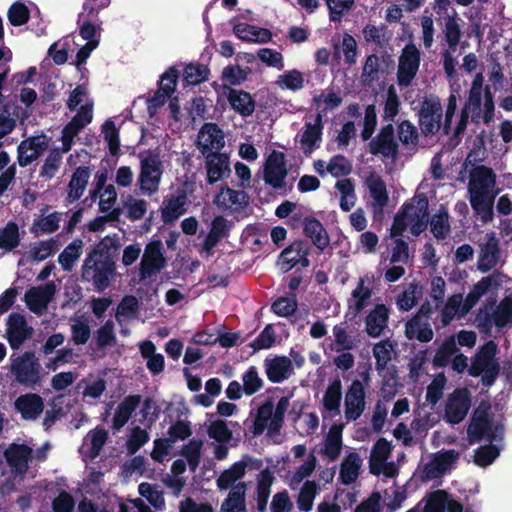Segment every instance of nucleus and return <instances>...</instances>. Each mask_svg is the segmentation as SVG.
<instances>
[{
  "mask_svg": "<svg viewBox=\"0 0 512 512\" xmlns=\"http://www.w3.org/2000/svg\"><path fill=\"white\" fill-rule=\"evenodd\" d=\"M370 196L375 203L383 207L387 204L389 196L384 180L380 176H370L366 180Z\"/></svg>",
  "mask_w": 512,
  "mask_h": 512,
  "instance_id": "50",
  "label": "nucleus"
},
{
  "mask_svg": "<svg viewBox=\"0 0 512 512\" xmlns=\"http://www.w3.org/2000/svg\"><path fill=\"white\" fill-rule=\"evenodd\" d=\"M288 175L285 154L273 150L268 156L264 166V181L267 185L278 190L285 188V179Z\"/></svg>",
  "mask_w": 512,
  "mask_h": 512,
  "instance_id": "8",
  "label": "nucleus"
},
{
  "mask_svg": "<svg viewBox=\"0 0 512 512\" xmlns=\"http://www.w3.org/2000/svg\"><path fill=\"white\" fill-rule=\"evenodd\" d=\"M457 346L453 337L447 338L437 349L433 358V366L436 368L446 367L451 357L456 353Z\"/></svg>",
  "mask_w": 512,
  "mask_h": 512,
  "instance_id": "55",
  "label": "nucleus"
},
{
  "mask_svg": "<svg viewBox=\"0 0 512 512\" xmlns=\"http://www.w3.org/2000/svg\"><path fill=\"white\" fill-rule=\"evenodd\" d=\"M83 242L77 238L59 254L58 262L65 271H71L82 253Z\"/></svg>",
  "mask_w": 512,
  "mask_h": 512,
  "instance_id": "46",
  "label": "nucleus"
},
{
  "mask_svg": "<svg viewBox=\"0 0 512 512\" xmlns=\"http://www.w3.org/2000/svg\"><path fill=\"white\" fill-rule=\"evenodd\" d=\"M389 315V309L384 304H377L366 316V333L372 338L380 337L388 326Z\"/></svg>",
  "mask_w": 512,
  "mask_h": 512,
  "instance_id": "23",
  "label": "nucleus"
},
{
  "mask_svg": "<svg viewBox=\"0 0 512 512\" xmlns=\"http://www.w3.org/2000/svg\"><path fill=\"white\" fill-rule=\"evenodd\" d=\"M32 452V448L26 444L12 443L4 451V457L12 471L23 475L28 470V463L32 458Z\"/></svg>",
  "mask_w": 512,
  "mask_h": 512,
  "instance_id": "17",
  "label": "nucleus"
},
{
  "mask_svg": "<svg viewBox=\"0 0 512 512\" xmlns=\"http://www.w3.org/2000/svg\"><path fill=\"white\" fill-rule=\"evenodd\" d=\"M196 145L202 155L220 152L225 146L224 133L216 123H205L198 133Z\"/></svg>",
  "mask_w": 512,
  "mask_h": 512,
  "instance_id": "13",
  "label": "nucleus"
},
{
  "mask_svg": "<svg viewBox=\"0 0 512 512\" xmlns=\"http://www.w3.org/2000/svg\"><path fill=\"white\" fill-rule=\"evenodd\" d=\"M214 202L219 207L233 208L236 211L244 209L248 205V195L245 191L234 190L228 186L221 187L215 196Z\"/></svg>",
  "mask_w": 512,
  "mask_h": 512,
  "instance_id": "26",
  "label": "nucleus"
},
{
  "mask_svg": "<svg viewBox=\"0 0 512 512\" xmlns=\"http://www.w3.org/2000/svg\"><path fill=\"white\" fill-rule=\"evenodd\" d=\"M39 359L32 351H25L11 359L10 371L21 386L35 388L42 381Z\"/></svg>",
  "mask_w": 512,
  "mask_h": 512,
  "instance_id": "2",
  "label": "nucleus"
},
{
  "mask_svg": "<svg viewBox=\"0 0 512 512\" xmlns=\"http://www.w3.org/2000/svg\"><path fill=\"white\" fill-rule=\"evenodd\" d=\"M56 291L54 282L30 288L25 294L28 309L35 314H42L47 309Z\"/></svg>",
  "mask_w": 512,
  "mask_h": 512,
  "instance_id": "16",
  "label": "nucleus"
},
{
  "mask_svg": "<svg viewBox=\"0 0 512 512\" xmlns=\"http://www.w3.org/2000/svg\"><path fill=\"white\" fill-rule=\"evenodd\" d=\"M362 460L357 452H350L340 466V479L344 485L354 483L360 473Z\"/></svg>",
  "mask_w": 512,
  "mask_h": 512,
  "instance_id": "36",
  "label": "nucleus"
},
{
  "mask_svg": "<svg viewBox=\"0 0 512 512\" xmlns=\"http://www.w3.org/2000/svg\"><path fill=\"white\" fill-rule=\"evenodd\" d=\"M303 234L320 251L330 245V236L324 225L314 216H306L302 221Z\"/></svg>",
  "mask_w": 512,
  "mask_h": 512,
  "instance_id": "19",
  "label": "nucleus"
},
{
  "mask_svg": "<svg viewBox=\"0 0 512 512\" xmlns=\"http://www.w3.org/2000/svg\"><path fill=\"white\" fill-rule=\"evenodd\" d=\"M187 195L184 190L178 191L176 196H171L167 201L165 207L162 209V219L164 223H172L185 213V204Z\"/></svg>",
  "mask_w": 512,
  "mask_h": 512,
  "instance_id": "37",
  "label": "nucleus"
},
{
  "mask_svg": "<svg viewBox=\"0 0 512 512\" xmlns=\"http://www.w3.org/2000/svg\"><path fill=\"white\" fill-rule=\"evenodd\" d=\"M428 216V199L425 195L417 199V204L414 205L410 215V222H414L411 226V233L415 236L419 235L426 229V224L423 219Z\"/></svg>",
  "mask_w": 512,
  "mask_h": 512,
  "instance_id": "45",
  "label": "nucleus"
},
{
  "mask_svg": "<svg viewBox=\"0 0 512 512\" xmlns=\"http://www.w3.org/2000/svg\"><path fill=\"white\" fill-rule=\"evenodd\" d=\"M502 284L500 273L494 272L488 276L481 278L473 285L470 292L465 298V311H470L480 300L482 296L487 294L491 289H498Z\"/></svg>",
  "mask_w": 512,
  "mask_h": 512,
  "instance_id": "20",
  "label": "nucleus"
},
{
  "mask_svg": "<svg viewBox=\"0 0 512 512\" xmlns=\"http://www.w3.org/2000/svg\"><path fill=\"white\" fill-rule=\"evenodd\" d=\"M309 253L310 247L304 240H296L292 242L288 247L283 249L279 255V261H281V269L284 272H288L297 264H300L304 268L309 267Z\"/></svg>",
  "mask_w": 512,
  "mask_h": 512,
  "instance_id": "12",
  "label": "nucleus"
},
{
  "mask_svg": "<svg viewBox=\"0 0 512 512\" xmlns=\"http://www.w3.org/2000/svg\"><path fill=\"white\" fill-rule=\"evenodd\" d=\"M142 401V396L133 394L126 396L117 406L115 411L112 428L113 430H120L126 425L131 418L133 412L137 409Z\"/></svg>",
  "mask_w": 512,
  "mask_h": 512,
  "instance_id": "28",
  "label": "nucleus"
},
{
  "mask_svg": "<svg viewBox=\"0 0 512 512\" xmlns=\"http://www.w3.org/2000/svg\"><path fill=\"white\" fill-rule=\"evenodd\" d=\"M322 113H317L314 123L306 122L301 134L300 144L305 155L311 154L319 148L323 134Z\"/></svg>",
  "mask_w": 512,
  "mask_h": 512,
  "instance_id": "18",
  "label": "nucleus"
},
{
  "mask_svg": "<svg viewBox=\"0 0 512 512\" xmlns=\"http://www.w3.org/2000/svg\"><path fill=\"white\" fill-rule=\"evenodd\" d=\"M459 453L454 450H446L434 456L425 464L423 472L427 479H435L442 476L450 466L457 461Z\"/></svg>",
  "mask_w": 512,
  "mask_h": 512,
  "instance_id": "22",
  "label": "nucleus"
},
{
  "mask_svg": "<svg viewBox=\"0 0 512 512\" xmlns=\"http://www.w3.org/2000/svg\"><path fill=\"white\" fill-rule=\"evenodd\" d=\"M398 140L405 147L416 146L419 141V133L416 126L409 120H402L397 124Z\"/></svg>",
  "mask_w": 512,
  "mask_h": 512,
  "instance_id": "52",
  "label": "nucleus"
},
{
  "mask_svg": "<svg viewBox=\"0 0 512 512\" xmlns=\"http://www.w3.org/2000/svg\"><path fill=\"white\" fill-rule=\"evenodd\" d=\"M108 436V431L100 426H97L96 428L89 431L86 438L90 441L88 455L91 459H95L97 456H99L102 448L107 442Z\"/></svg>",
  "mask_w": 512,
  "mask_h": 512,
  "instance_id": "53",
  "label": "nucleus"
},
{
  "mask_svg": "<svg viewBox=\"0 0 512 512\" xmlns=\"http://www.w3.org/2000/svg\"><path fill=\"white\" fill-rule=\"evenodd\" d=\"M62 152L59 148H53L44 160V164L40 168L39 176L45 180H51L62 165Z\"/></svg>",
  "mask_w": 512,
  "mask_h": 512,
  "instance_id": "49",
  "label": "nucleus"
},
{
  "mask_svg": "<svg viewBox=\"0 0 512 512\" xmlns=\"http://www.w3.org/2000/svg\"><path fill=\"white\" fill-rule=\"evenodd\" d=\"M6 325V339L13 350L20 349L23 343L33 336V328L27 324L25 317L20 313H11Z\"/></svg>",
  "mask_w": 512,
  "mask_h": 512,
  "instance_id": "10",
  "label": "nucleus"
},
{
  "mask_svg": "<svg viewBox=\"0 0 512 512\" xmlns=\"http://www.w3.org/2000/svg\"><path fill=\"white\" fill-rule=\"evenodd\" d=\"M342 450V425H333L325 438L324 447L321 454L328 457L330 461H335Z\"/></svg>",
  "mask_w": 512,
  "mask_h": 512,
  "instance_id": "41",
  "label": "nucleus"
},
{
  "mask_svg": "<svg viewBox=\"0 0 512 512\" xmlns=\"http://www.w3.org/2000/svg\"><path fill=\"white\" fill-rule=\"evenodd\" d=\"M342 399V384L339 378L334 379L327 387L323 396V408L332 414L340 413V404Z\"/></svg>",
  "mask_w": 512,
  "mask_h": 512,
  "instance_id": "39",
  "label": "nucleus"
},
{
  "mask_svg": "<svg viewBox=\"0 0 512 512\" xmlns=\"http://www.w3.org/2000/svg\"><path fill=\"white\" fill-rule=\"evenodd\" d=\"M209 73L207 65L190 63L184 69L183 78L188 85L195 86L208 80Z\"/></svg>",
  "mask_w": 512,
  "mask_h": 512,
  "instance_id": "51",
  "label": "nucleus"
},
{
  "mask_svg": "<svg viewBox=\"0 0 512 512\" xmlns=\"http://www.w3.org/2000/svg\"><path fill=\"white\" fill-rule=\"evenodd\" d=\"M14 407L23 420H36L44 410V401L36 393H26L15 400Z\"/></svg>",
  "mask_w": 512,
  "mask_h": 512,
  "instance_id": "21",
  "label": "nucleus"
},
{
  "mask_svg": "<svg viewBox=\"0 0 512 512\" xmlns=\"http://www.w3.org/2000/svg\"><path fill=\"white\" fill-rule=\"evenodd\" d=\"M140 163V189L143 193L152 195L159 189V184L163 173L161 160L158 154L149 153L147 156L141 157Z\"/></svg>",
  "mask_w": 512,
  "mask_h": 512,
  "instance_id": "5",
  "label": "nucleus"
},
{
  "mask_svg": "<svg viewBox=\"0 0 512 512\" xmlns=\"http://www.w3.org/2000/svg\"><path fill=\"white\" fill-rule=\"evenodd\" d=\"M273 481L274 476L269 469L266 468L260 472L256 488L257 507L260 512L266 509Z\"/></svg>",
  "mask_w": 512,
  "mask_h": 512,
  "instance_id": "44",
  "label": "nucleus"
},
{
  "mask_svg": "<svg viewBox=\"0 0 512 512\" xmlns=\"http://www.w3.org/2000/svg\"><path fill=\"white\" fill-rule=\"evenodd\" d=\"M369 152L372 155H381L384 158L397 159L399 145L395 138V129L392 123L381 127L378 134L368 144Z\"/></svg>",
  "mask_w": 512,
  "mask_h": 512,
  "instance_id": "7",
  "label": "nucleus"
},
{
  "mask_svg": "<svg viewBox=\"0 0 512 512\" xmlns=\"http://www.w3.org/2000/svg\"><path fill=\"white\" fill-rule=\"evenodd\" d=\"M392 349L393 345L388 339L382 340L374 345L373 356L375 358V368L378 372H382L386 369L387 364L391 360Z\"/></svg>",
  "mask_w": 512,
  "mask_h": 512,
  "instance_id": "58",
  "label": "nucleus"
},
{
  "mask_svg": "<svg viewBox=\"0 0 512 512\" xmlns=\"http://www.w3.org/2000/svg\"><path fill=\"white\" fill-rule=\"evenodd\" d=\"M7 18L14 27L25 25L30 19V10L25 3L16 1L9 7Z\"/></svg>",
  "mask_w": 512,
  "mask_h": 512,
  "instance_id": "59",
  "label": "nucleus"
},
{
  "mask_svg": "<svg viewBox=\"0 0 512 512\" xmlns=\"http://www.w3.org/2000/svg\"><path fill=\"white\" fill-rule=\"evenodd\" d=\"M90 176L91 169L88 166H79L74 170L67 187L68 203H74L82 197Z\"/></svg>",
  "mask_w": 512,
  "mask_h": 512,
  "instance_id": "25",
  "label": "nucleus"
},
{
  "mask_svg": "<svg viewBox=\"0 0 512 512\" xmlns=\"http://www.w3.org/2000/svg\"><path fill=\"white\" fill-rule=\"evenodd\" d=\"M414 209V204L410 202H405L400 211L395 215L392 226H391V236L392 237H400L403 235L408 226V220L410 221V215Z\"/></svg>",
  "mask_w": 512,
  "mask_h": 512,
  "instance_id": "54",
  "label": "nucleus"
},
{
  "mask_svg": "<svg viewBox=\"0 0 512 512\" xmlns=\"http://www.w3.org/2000/svg\"><path fill=\"white\" fill-rule=\"evenodd\" d=\"M317 489L318 486L315 481L307 480L304 482L297 498V506L299 510L309 512L312 509Z\"/></svg>",
  "mask_w": 512,
  "mask_h": 512,
  "instance_id": "57",
  "label": "nucleus"
},
{
  "mask_svg": "<svg viewBox=\"0 0 512 512\" xmlns=\"http://www.w3.org/2000/svg\"><path fill=\"white\" fill-rule=\"evenodd\" d=\"M93 118V103H86L82 105L76 115L65 125L69 129L80 132L84 127L91 123Z\"/></svg>",
  "mask_w": 512,
  "mask_h": 512,
  "instance_id": "60",
  "label": "nucleus"
},
{
  "mask_svg": "<svg viewBox=\"0 0 512 512\" xmlns=\"http://www.w3.org/2000/svg\"><path fill=\"white\" fill-rule=\"evenodd\" d=\"M205 157L206 182L213 185L228 178L231 174L230 160L227 153L214 151Z\"/></svg>",
  "mask_w": 512,
  "mask_h": 512,
  "instance_id": "14",
  "label": "nucleus"
},
{
  "mask_svg": "<svg viewBox=\"0 0 512 512\" xmlns=\"http://www.w3.org/2000/svg\"><path fill=\"white\" fill-rule=\"evenodd\" d=\"M192 434L191 426L188 421L177 420L168 429V438L156 440V445L166 443L163 445L162 452H166L171 443L178 440H185Z\"/></svg>",
  "mask_w": 512,
  "mask_h": 512,
  "instance_id": "43",
  "label": "nucleus"
},
{
  "mask_svg": "<svg viewBox=\"0 0 512 512\" xmlns=\"http://www.w3.org/2000/svg\"><path fill=\"white\" fill-rule=\"evenodd\" d=\"M422 294V288L418 283H410L407 288L397 295L396 305L400 311H410L417 303Z\"/></svg>",
  "mask_w": 512,
  "mask_h": 512,
  "instance_id": "47",
  "label": "nucleus"
},
{
  "mask_svg": "<svg viewBox=\"0 0 512 512\" xmlns=\"http://www.w3.org/2000/svg\"><path fill=\"white\" fill-rule=\"evenodd\" d=\"M468 312L465 311V299L463 300L462 294H453L447 299L441 310V323L443 326H447L456 315L463 317Z\"/></svg>",
  "mask_w": 512,
  "mask_h": 512,
  "instance_id": "38",
  "label": "nucleus"
},
{
  "mask_svg": "<svg viewBox=\"0 0 512 512\" xmlns=\"http://www.w3.org/2000/svg\"><path fill=\"white\" fill-rule=\"evenodd\" d=\"M448 212L445 209L439 210L431 219L430 230L438 240L445 239L450 234Z\"/></svg>",
  "mask_w": 512,
  "mask_h": 512,
  "instance_id": "56",
  "label": "nucleus"
},
{
  "mask_svg": "<svg viewBox=\"0 0 512 512\" xmlns=\"http://www.w3.org/2000/svg\"><path fill=\"white\" fill-rule=\"evenodd\" d=\"M104 140L107 142L109 152L112 156H117L120 152L119 130L114 121L108 119L102 125Z\"/></svg>",
  "mask_w": 512,
  "mask_h": 512,
  "instance_id": "61",
  "label": "nucleus"
},
{
  "mask_svg": "<svg viewBox=\"0 0 512 512\" xmlns=\"http://www.w3.org/2000/svg\"><path fill=\"white\" fill-rule=\"evenodd\" d=\"M418 124L424 136L435 135L441 128L443 109L438 96H425L417 112Z\"/></svg>",
  "mask_w": 512,
  "mask_h": 512,
  "instance_id": "3",
  "label": "nucleus"
},
{
  "mask_svg": "<svg viewBox=\"0 0 512 512\" xmlns=\"http://www.w3.org/2000/svg\"><path fill=\"white\" fill-rule=\"evenodd\" d=\"M461 19L458 18L457 13L454 11L453 15H448L445 18V25L443 28V33L445 36V40L451 50H455L461 39V28L460 22Z\"/></svg>",
  "mask_w": 512,
  "mask_h": 512,
  "instance_id": "48",
  "label": "nucleus"
},
{
  "mask_svg": "<svg viewBox=\"0 0 512 512\" xmlns=\"http://www.w3.org/2000/svg\"><path fill=\"white\" fill-rule=\"evenodd\" d=\"M471 407V394L467 388H457L447 399L444 419L451 425L462 422Z\"/></svg>",
  "mask_w": 512,
  "mask_h": 512,
  "instance_id": "6",
  "label": "nucleus"
},
{
  "mask_svg": "<svg viewBox=\"0 0 512 512\" xmlns=\"http://www.w3.org/2000/svg\"><path fill=\"white\" fill-rule=\"evenodd\" d=\"M493 421H482L481 419H471L467 428L468 441L470 444L480 442L487 438L490 442L496 439V435L491 432Z\"/></svg>",
  "mask_w": 512,
  "mask_h": 512,
  "instance_id": "40",
  "label": "nucleus"
},
{
  "mask_svg": "<svg viewBox=\"0 0 512 512\" xmlns=\"http://www.w3.org/2000/svg\"><path fill=\"white\" fill-rule=\"evenodd\" d=\"M496 183V175L492 168L480 165L470 174L468 183L469 195L493 194L492 189Z\"/></svg>",
  "mask_w": 512,
  "mask_h": 512,
  "instance_id": "15",
  "label": "nucleus"
},
{
  "mask_svg": "<svg viewBox=\"0 0 512 512\" xmlns=\"http://www.w3.org/2000/svg\"><path fill=\"white\" fill-rule=\"evenodd\" d=\"M138 491L156 509L160 510L165 506L163 491L158 490L156 485L143 482L139 484Z\"/></svg>",
  "mask_w": 512,
  "mask_h": 512,
  "instance_id": "63",
  "label": "nucleus"
},
{
  "mask_svg": "<svg viewBox=\"0 0 512 512\" xmlns=\"http://www.w3.org/2000/svg\"><path fill=\"white\" fill-rule=\"evenodd\" d=\"M20 243L18 226L9 222L5 228L0 231V248L6 251H12Z\"/></svg>",
  "mask_w": 512,
  "mask_h": 512,
  "instance_id": "62",
  "label": "nucleus"
},
{
  "mask_svg": "<svg viewBox=\"0 0 512 512\" xmlns=\"http://www.w3.org/2000/svg\"><path fill=\"white\" fill-rule=\"evenodd\" d=\"M245 482H238L221 504L220 512H247Z\"/></svg>",
  "mask_w": 512,
  "mask_h": 512,
  "instance_id": "32",
  "label": "nucleus"
},
{
  "mask_svg": "<svg viewBox=\"0 0 512 512\" xmlns=\"http://www.w3.org/2000/svg\"><path fill=\"white\" fill-rule=\"evenodd\" d=\"M496 193L469 195V201L473 209L474 215L482 224L491 222L494 217L493 207Z\"/></svg>",
  "mask_w": 512,
  "mask_h": 512,
  "instance_id": "29",
  "label": "nucleus"
},
{
  "mask_svg": "<svg viewBox=\"0 0 512 512\" xmlns=\"http://www.w3.org/2000/svg\"><path fill=\"white\" fill-rule=\"evenodd\" d=\"M494 325L498 328L506 327L512 322V299L505 297L493 311Z\"/></svg>",
  "mask_w": 512,
  "mask_h": 512,
  "instance_id": "64",
  "label": "nucleus"
},
{
  "mask_svg": "<svg viewBox=\"0 0 512 512\" xmlns=\"http://www.w3.org/2000/svg\"><path fill=\"white\" fill-rule=\"evenodd\" d=\"M499 243L494 235H491L485 244L482 245L479 259L478 269L482 273H486L494 268L498 262Z\"/></svg>",
  "mask_w": 512,
  "mask_h": 512,
  "instance_id": "33",
  "label": "nucleus"
},
{
  "mask_svg": "<svg viewBox=\"0 0 512 512\" xmlns=\"http://www.w3.org/2000/svg\"><path fill=\"white\" fill-rule=\"evenodd\" d=\"M247 464L244 461H238L232 464L228 469L221 472L216 480L217 488L220 491L233 489L246 472Z\"/></svg>",
  "mask_w": 512,
  "mask_h": 512,
  "instance_id": "34",
  "label": "nucleus"
},
{
  "mask_svg": "<svg viewBox=\"0 0 512 512\" xmlns=\"http://www.w3.org/2000/svg\"><path fill=\"white\" fill-rule=\"evenodd\" d=\"M166 265V260L162 253L161 241L149 242L144 250L140 265H139V280L144 281L148 277L159 272Z\"/></svg>",
  "mask_w": 512,
  "mask_h": 512,
  "instance_id": "9",
  "label": "nucleus"
},
{
  "mask_svg": "<svg viewBox=\"0 0 512 512\" xmlns=\"http://www.w3.org/2000/svg\"><path fill=\"white\" fill-rule=\"evenodd\" d=\"M421 62L420 50L414 43H408L402 49L398 59L397 83L401 87H408L414 80Z\"/></svg>",
  "mask_w": 512,
  "mask_h": 512,
  "instance_id": "4",
  "label": "nucleus"
},
{
  "mask_svg": "<svg viewBox=\"0 0 512 512\" xmlns=\"http://www.w3.org/2000/svg\"><path fill=\"white\" fill-rule=\"evenodd\" d=\"M332 331L334 340L329 344L332 352L351 351L357 348V341L348 333L345 322L335 325Z\"/></svg>",
  "mask_w": 512,
  "mask_h": 512,
  "instance_id": "35",
  "label": "nucleus"
},
{
  "mask_svg": "<svg viewBox=\"0 0 512 512\" xmlns=\"http://www.w3.org/2000/svg\"><path fill=\"white\" fill-rule=\"evenodd\" d=\"M119 241L115 237L106 236L88 253L82 265L83 281L91 282L98 292H103L110 285L116 265L110 250H116Z\"/></svg>",
  "mask_w": 512,
  "mask_h": 512,
  "instance_id": "1",
  "label": "nucleus"
},
{
  "mask_svg": "<svg viewBox=\"0 0 512 512\" xmlns=\"http://www.w3.org/2000/svg\"><path fill=\"white\" fill-rule=\"evenodd\" d=\"M234 34L246 42L268 43L272 39V32L247 23H238L233 27Z\"/></svg>",
  "mask_w": 512,
  "mask_h": 512,
  "instance_id": "31",
  "label": "nucleus"
},
{
  "mask_svg": "<svg viewBox=\"0 0 512 512\" xmlns=\"http://www.w3.org/2000/svg\"><path fill=\"white\" fill-rule=\"evenodd\" d=\"M405 335L409 340L427 343L433 339L434 333L427 319L413 315L405 324Z\"/></svg>",
  "mask_w": 512,
  "mask_h": 512,
  "instance_id": "30",
  "label": "nucleus"
},
{
  "mask_svg": "<svg viewBox=\"0 0 512 512\" xmlns=\"http://www.w3.org/2000/svg\"><path fill=\"white\" fill-rule=\"evenodd\" d=\"M345 418L348 421L357 420L366 407V391L359 379L352 381L345 395Z\"/></svg>",
  "mask_w": 512,
  "mask_h": 512,
  "instance_id": "11",
  "label": "nucleus"
},
{
  "mask_svg": "<svg viewBox=\"0 0 512 512\" xmlns=\"http://www.w3.org/2000/svg\"><path fill=\"white\" fill-rule=\"evenodd\" d=\"M227 100L231 108L244 118L251 116L255 111V100L244 90L229 88Z\"/></svg>",
  "mask_w": 512,
  "mask_h": 512,
  "instance_id": "27",
  "label": "nucleus"
},
{
  "mask_svg": "<svg viewBox=\"0 0 512 512\" xmlns=\"http://www.w3.org/2000/svg\"><path fill=\"white\" fill-rule=\"evenodd\" d=\"M264 366L267 378L272 383H281L288 378L289 373L293 370L292 362L287 356L266 358Z\"/></svg>",
  "mask_w": 512,
  "mask_h": 512,
  "instance_id": "24",
  "label": "nucleus"
},
{
  "mask_svg": "<svg viewBox=\"0 0 512 512\" xmlns=\"http://www.w3.org/2000/svg\"><path fill=\"white\" fill-rule=\"evenodd\" d=\"M342 96L333 88L322 91L319 95L312 98L313 105H315L322 113V117L328 112L338 108L342 104Z\"/></svg>",
  "mask_w": 512,
  "mask_h": 512,
  "instance_id": "42",
  "label": "nucleus"
}]
</instances>
